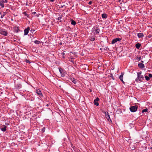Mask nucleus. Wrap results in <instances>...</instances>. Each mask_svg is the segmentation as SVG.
Segmentation results:
<instances>
[{
    "instance_id": "473e14b6",
    "label": "nucleus",
    "mask_w": 152,
    "mask_h": 152,
    "mask_svg": "<svg viewBox=\"0 0 152 152\" xmlns=\"http://www.w3.org/2000/svg\"><path fill=\"white\" fill-rule=\"evenodd\" d=\"M25 15L27 17H28V15L26 13V12H24V14H23Z\"/></svg>"
},
{
    "instance_id": "f704fd0d",
    "label": "nucleus",
    "mask_w": 152,
    "mask_h": 152,
    "mask_svg": "<svg viewBox=\"0 0 152 152\" xmlns=\"http://www.w3.org/2000/svg\"><path fill=\"white\" fill-rule=\"evenodd\" d=\"M61 56H64L65 55V53L64 52H62L61 53Z\"/></svg>"
},
{
    "instance_id": "7ed1b4c3",
    "label": "nucleus",
    "mask_w": 152,
    "mask_h": 152,
    "mask_svg": "<svg viewBox=\"0 0 152 152\" xmlns=\"http://www.w3.org/2000/svg\"><path fill=\"white\" fill-rule=\"evenodd\" d=\"M138 106L137 105L132 106L130 107L129 109L130 111L132 112H134L136 111L137 109Z\"/></svg>"
},
{
    "instance_id": "4be33fe9",
    "label": "nucleus",
    "mask_w": 152,
    "mask_h": 152,
    "mask_svg": "<svg viewBox=\"0 0 152 152\" xmlns=\"http://www.w3.org/2000/svg\"><path fill=\"white\" fill-rule=\"evenodd\" d=\"M3 14L1 15V16L0 17L1 18H3L4 16L5 15H6V14H7V13L6 12H3Z\"/></svg>"
},
{
    "instance_id": "c9c22d12",
    "label": "nucleus",
    "mask_w": 152,
    "mask_h": 152,
    "mask_svg": "<svg viewBox=\"0 0 152 152\" xmlns=\"http://www.w3.org/2000/svg\"><path fill=\"white\" fill-rule=\"evenodd\" d=\"M34 31L35 30H31L30 31L31 32L33 33Z\"/></svg>"
},
{
    "instance_id": "aec40b11",
    "label": "nucleus",
    "mask_w": 152,
    "mask_h": 152,
    "mask_svg": "<svg viewBox=\"0 0 152 152\" xmlns=\"http://www.w3.org/2000/svg\"><path fill=\"white\" fill-rule=\"evenodd\" d=\"M71 24L73 25H75L76 24V22L74 21L73 19H71Z\"/></svg>"
},
{
    "instance_id": "ddd939ff",
    "label": "nucleus",
    "mask_w": 152,
    "mask_h": 152,
    "mask_svg": "<svg viewBox=\"0 0 152 152\" xmlns=\"http://www.w3.org/2000/svg\"><path fill=\"white\" fill-rule=\"evenodd\" d=\"M7 126L4 125L1 126V129L3 132H5L6 130V128Z\"/></svg>"
},
{
    "instance_id": "49530a36",
    "label": "nucleus",
    "mask_w": 152,
    "mask_h": 152,
    "mask_svg": "<svg viewBox=\"0 0 152 152\" xmlns=\"http://www.w3.org/2000/svg\"><path fill=\"white\" fill-rule=\"evenodd\" d=\"M151 37V36H150V35L149 36V37Z\"/></svg>"
},
{
    "instance_id": "de8ad7c7",
    "label": "nucleus",
    "mask_w": 152,
    "mask_h": 152,
    "mask_svg": "<svg viewBox=\"0 0 152 152\" xmlns=\"http://www.w3.org/2000/svg\"><path fill=\"white\" fill-rule=\"evenodd\" d=\"M112 78L113 80H114V78L113 77Z\"/></svg>"
},
{
    "instance_id": "c85d7f7f",
    "label": "nucleus",
    "mask_w": 152,
    "mask_h": 152,
    "mask_svg": "<svg viewBox=\"0 0 152 152\" xmlns=\"http://www.w3.org/2000/svg\"><path fill=\"white\" fill-rule=\"evenodd\" d=\"M45 127H43L42 129V133H43V132H45Z\"/></svg>"
},
{
    "instance_id": "9d476101",
    "label": "nucleus",
    "mask_w": 152,
    "mask_h": 152,
    "mask_svg": "<svg viewBox=\"0 0 152 152\" xmlns=\"http://www.w3.org/2000/svg\"><path fill=\"white\" fill-rule=\"evenodd\" d=\"M99 100V98L97 97L96 99L94 100V105H96V106H98L99 105V104L98 102Z\"/></svg>"
},
{
    "instance_id": "393cba45",
    "label": "nucleus",
    "mask_w": 152,
    "mask_h": 152,
    "mask_svg": "<svg viewBox=\"0 0 152 152\" xmlns=\"http://www.w3.org/2000/svg\"><path fill=\"white\" fill-rule=\"evenodd\" d=\"M145 80H147V81H148V80L149 79H150V78H149V77L147 75H146L145 76Z\"/></svg>"
},
{
    "instance_id": "37998d69",
    "label": "nucleus",
    "mask_w": 152,
    "mask_h": 152,
    "mask_svg": "<svg viewBox=\"0 0 152 152\" xmlns=\"http://www.w3.org/2000/svg\"><path fill=\"white\" fill-rule=\"evenodd\" d=\"M33 13L34 14H36V12H34Z\"/></svg>"
},
{
    "instance_id": "58836bf2",
    "label": "nucleus",
    "mask_w": 152,
    "mask_h": 152,
    "mask_svg": "<svg viewBox=\"0 0 152 152\" xmlns=\"http://www.w3.org/2000/svg\"><path fill=\"white\" fill-rule=\"evenodd\" d=\"M3 12L2 11L0 12V14L1 15L3 14Z\"/></svg>"
},
{
    "instance_id": "5701e85b",
    "label": "nucleus",
    "mask_w": 152,
    "mask_h": 152,
    "mask_svg": "<svg viewBox=\"0 0 152 152\" xmlns=\"http://www.w3.org/2000/svg\"><path fill=\"white\" fill-rule=\"evenodd\" d=\"M90 41H94L95 40V37H90Z\"/></svg>"
},
{
    "instance_id": "c03bdc74",
    "label": "nucleus",
    "mask_w": 152,
    "mask_h": 152,
    "mask_svg": "<svg viewBox=\"0 0 152 152\" xmlns=\"http://www.w3.org/2000/svg\"><path fill=\"white\" fill-rule=\"evenodd\" d=\"M63 7V6H61V7L62 8V7Z\"/></svg>"
},
{
    "instance_id": "0eeeda50",
    "label": "nucleus",
    "mask_w": 152,
    "mask_h": 152,
    "mask_svg": "<svg viewBox=\"0 0 152 152\" xmlns=\"http://www.w3.org/2000/svg\"><path fill=\"white\" fill-rule=\"evenodd\" d=\"M36 91L37 94L39 95L40 97H41L43 96L42 94L39 89H37Z\"/></svg>"
},
{
    "instance_id": "f03ea898",
    "label": "nucleus",
    "mask_w": 152,
    "mask_h": 152,
    "mask_svg": "<svg viewBox=\"0 0 152 152\" xmlns=\"http://www.w3.org/2000/svg\"><path fill=\"white\" fill-rule=\"evenodd\" d=\"M144 79V76L143 75H138L137 77L136 78V79L135 80V81L137 83L139 82H142V80Z\"/></svg>"
},
{
    "instance_id": "4468645a",
    "label": "nucleus",
    "mask_w": 152,
    "mask_h": 152,
    "mask_svg": "<svg viewBox=\"0 0 152 152\" xmlns=\"http://www.w3.org/2000/svg\"><path fill=\"white\" fill-rule=\"evenodd\" d=\"M15 86L18 89H20L22 87V85L20 83H16Z\"/></svg>"
},
{
    "instance_id": "a211bd4d",
    "label": "nucleus",
    "mask_w": 152,
    "mask_h": 152,
    "mask_svg": "<svg viewBox=\"0 0 152 152\" xmlns=\"http://www.w3.org/2000/svg\"><path fill=\"white\" fill-rule=\"evenodd\" d=\"M137 36L139 38H140L144 37V34L142 33H139L137 34Z\"/></svg>"
},
{
    "instance_id": "bb28decb",
    "label": "nucleus",
    "mask_w": 152,
    "mask_h": 152,
    "mask_svg": "<svg viewBox=\"0 0 152 152\" xmlns=\"http://www.w3.org/2000/svg\"><path fill=\"white\" fill-rule=\"evenodd\" d=\"M62 18V17H58L57 18V20H58L60 22H61V19Z\"/></svg>"
},
{
    "instance_id": "79ce46f5",
    "label": "nucleus",
    "mask_w": 152,
    "mask_h": 152,
    "mask_svg": "<svg viewBox=\"0 0 152 152\" xmlns=\"http://www.w3.org/2000/svg\"><path fill=\"white\" fill-rule=\"evenodd\" d=\"M143 61H141V63H143Z\"/></svg>"
},
{
    "instance_id": "1a4fd4ad",
    "label": "nucleus",
    "mask_w": 152,
    "mask_h": 152,
    "mask_svg": "<svg viewBox=\"0 0 152 152\" xmlns=\"http://www.w3.org/2000/svg\"><path fill=\"white\" fill-rule=\"evenodd\" d=\"M124 75V72H121V75L119 77V79L121 80V81L124 83H125V82L123 81V76Z\"/></svg>"
},
{
    "instance_id": "e433bc0d",
    "label": "nucleus",
    "mask_w": 152,
    "mask_h": 152,
    "mask_svg": "<svg viewBox=\"0 0 152 152\" xmlns=\"http://www.w3.org/2000/svg\"><path fill=\"white\" fill-rule=\"evenodd\" d=\"M92 4V1H90L88 3V4Z\"/></svg>"
},
{
    "instance_id": "423d86ee",
    "label": "nucleus",
    "mask_w": 152,
    "mask_h": 152,
    "mask_svg": "<svg viewBox=\"0 0 152 152\" xmlns=\"http://www.w3.org/2000/svg\"><path fill=\"white\" fill-rule=\"evenodd\" d=\"M121 40V39L120 38H116L113 39L112 42L111 44H113L118 41H119Z\"/></svg>"
},
{
    "instance_id": "412c9836",
    "label": "nucleus",
    "mask_w": 152,
    "mask_h": 152,
    "mask_svg": "<svg viewBox=\"0 0 152 152\" xmlns=\"http://www.w3.org/2000/svg\"><path fill=\"white\" fill-rule=\"evenodd\" d=\"M0 6H1L2 8L4 7V3L2 1H0Z\"/></svg>"
},
{
    "instance_id": "9b49d317",
    "label": "nucleus",
    "mask_w": 152,
    "mask_h": 152,
    "mask_svg": "<svg viewBox=\"0 0 152 152\" xmlns=\"http://www.w3.org/2000/svg\"><path fill=\"white\" fill-rule=\"evenodd\" d=\"M30 29V28L29 27H28L27 28L24 30V34L25 35H27L29 32V31Z\"/></svg>"
},
{
    "instance_id": "a18cd8bd",
    "label": "nucleus",
    "mask_w": 152,
    "mask_h": 152,
    "mask_svg": "<svg viewBox=\"0 0 152 152\" xmlns=\"http://www.w3.org/2000/svg\"><path fill=\"white\" fill-rule=\"evenodd\" d=\"M62 57H63V58H64L65 57H64V56H63Z\"/></svg>"
},
{
    "instance_id": "2eb2a0df",
    "label": "nucleus",
    "mask_w": 152,
    "mask_h": 152,
    "mask_svg": "<svg viewBox=\"0 0 152 152\" xmlns=\"http://www.w3.org/2000/svg\"><path fill=\"white\" fill-rule=\"evenodd\" d=\"M70 80L75 84H76L77 83V80L74 78H70Z\"/></svg>"
},
{
    "instance_id": "20e7f679",
    "label": "nucleus",
    "mask_w": 152,
    "mask_h": 152,
    "mask_svg": "<svg viewBox=\"0 0 152 152\" xmlns=\"http://www.w3.org/2000/svg\"><path fill=\"white\" fill-rule=\"evenodd\" d=\"M104 114L105 115V117L107 120L109 121L110 123H112V121L111 120L110 115L108 112H104Z\"/></svg>"
},
{
    "instance_id": "ea45409f",
    "label": "nucleus",
    "mask_w": 152,
    "mask_h": 152,
    "mask_svg": "<svg viewBox=\"0 0 152 152\" xmlns=\"http://www.w3.org/2000/svg\"><path fill=\"white\" fill-rule=\"evenodd\" d=\"M50 1L52 2H53L55 0H50Z\"/></svg>"
},
{
    "instance_id": "09e8293b",
    "label": "nucleus",
    "mask_w": 152,
    "mask_h": 152,
    "mask_svg": "<svg viewBox=\"0 0 152 152\" xmlns=\"http://www.w3.org/2000/svg\"><path fill=\"white\" fill-rule=\"evenodd\" d=\"M61 86H59V87H61Z\"/></svg>"
},
{
    "instance_id": "a878e982",
    "label": "nucleus",
    "mask_w": 152,
    "mask_h": 152,
    "mask_svg": "<svg viewBox=\"0 0 152 152\" xmlns=\"http://www.w3.org/2000/svg\"><path fill=\"white\" fill-rule=\"evenodd\" d=\"M148 111V109L147 108H146L145 109H143L142 110V112L144 113L145 112H146Z\"/></svg>"
},
{
    "instance_id": "a19ab883",
    "label": "nucleus",
    "mask_w": 152,
    "mask_h": 152,
    "mask_svg": "<svg viewBox=\"0 0 152 152\" xmlns=\"http://www.w3.org/2000/svg\"><path fill=\"white\" fill-rule=\"evenodd\" d=\"M49 104H47V105H46V106L47 107H48L49 106Z\"/></svg>"
},
{
    "instance_id": "7c9ffc66",
    "label": "nucleus",
    "mask_w": 152,
    "mask_h": 152,
    "mask_svg": "<svg viewBox=\"0 0 152 152\" xmlns=\"http://www.w3.org/2000/svg\"><path fill=\"white\" fill-rule=\"evenodd\" d=\"M141 73H142V72L141 71H140L139 72H137V75H141Z\"/></svg>"
},
{
    "instance_id": "2f4dec72",
    "label": "nucleus",
    "mask_w": 152,
    "mask_h": 152,
    "mask_svg": "<svg viewBox=\"0 0 152 152\" xmlns=\"http://www.w3.org/2000/svg\"><path fill=\"white\" fill-rule=\"evenodd\" d=\"M25 61L27 63H28L29 64H30L31 63L27 59Z\"/></svg>"
},
{
    "instance_id": "39448f33",
    "label": "nucleus",
    "mask_w": 152,
    "mask_h": 152,
    "mask_svg": "<svg viewBox=\"0 0 152 152\" xmlns=\"http://www.w3.org/2000/svg\"><path fill=\"white\" fill-rule=\"evenodd\" d=\"M0 33L4 36H7V31L4 29L0 28Z\"/></svg>"
},
{
    "instance_id": "f257e3e1",
    "label": "nucleus",
    "mask_w": 152,
    "mask_h": 152,
    "mask_svg": "<svg viewBox=\"0 0 152 152\" xmlns=\"http://www.w3.org/2000/svg\"><path fill=\"white\" fill-rule=\"evenodd\" d=\"M92 31L94 32V34L95 35L99 34L100 32V29L99 26L93 27L92 29Z\"/></svg>"
},
{
    "instance_id": "f3484780",
    "label": "nucleus",
    "mask_w": 152,
    "mask_h": 152,
    "mask_svg": "<svg viewBox=\"0 0 152 152\" xmlns=\"http://www.w3.org/2000/svg\"><path fill=\"white\" fill-rule=\"evenodd\" d=\"M14 30L15 31L16 33H18L19 31H20L19 28V27H18H18H16V26L14 28Z\"/></svg>"
},
{
    "instance_id": "b1692460",
    "label": "nucleus",
    "mask_w": 152,
    "mask_h": 152,
    "mask_svg": "<svg viewBox=\"0 0 152 152\" xmlns=\"http://www.w3.org/2000/svg\"><path fill=\"white\" fill-rule=\"evenodd\" d=\"M34 43L36 44H38L40 43V42L39 41L36 40L34 41Z\"/></svg>"
},
{
    "instance_id": "dca6fc26",
    "label": "nucleus",
    "mask_w": 152,
    "mask_h": 152,
    "mask_svg": "<svg viewBox=\"0 0 152 152\" xmlns=\"http://www.w3.org/2000/svg\"><path fill=\"white\" fill-rule=\"evenodd\" d=\"M102 17L103 19H106L107 17V15L105 13H103L102 15Z\"/></svg>"
},
{
    "instance_id": "6ab92c4d",
    "label": "nucleus",
    "mask_w": 152,
    "mask_h": 152,
    "mask_svg": "<svg viewBox=\"0 0 152 152\" xmlns=\"http://www.w3.org/2000/svg\"><path fill=\"white\" fill-rule=\"evenodd\" d=\"M141 46V44L139 43H137L135 45V47L136 48L138 49H139L140 48Z\"/></svg>"
},
{
    "instance_id": "6e6552de",
    "label": "nucleus",
    "mask_w": 152,
    "mask_h": 152,
    "mask_svg": "<svg viewBox=\"0 0 152 152\" xmlns=\"http://www.w3.org/2000/svg\"><path fill=\"white\" fill-rule=\"evenodd\" d=\"M59 71L61 73V76L62 77H64L65 75V74H64L65 72H64V70H63L61 68H59Z\"/></svg>"
},
{
    "instance_id": "4c0bfd02",
    "label": "nucleus",
    "mask_w": 152,
    "mask_h": 152,
    "mask_svg": "<svg viewBox=\"0 0 152 152\" xmlns=\"http://www.w3.org/2000/svg\"><path fill=\"white\" fill-rule=\"evenodd\" d=\"M5 125H7V126H8L9 125V124L8 123H5Z\"/></svg>"
},
{
    "instance_id": "f8f14e48",
    "label": "nucleus",
    "mask_w": 152,
    "mask_h": 152,
    "mask_svg": "<svg viewBox=\"0 0 152 152\" xmlns=\"http://www.w3.org/2000/svg\"><path fill=\"white\" fill-rule=\"evenodd\" d=\"M138 67L140 69H142L145 67V66L142 63H139L138 64Z\"/></svg>"
},
{
    "instance_id": "c756f323",
    "label": "nucleus",
    "mask_w": 152,
    "mask_h": 152,
    "mask_svg": "<svg viewBox=\"0 0 152 152\" xmlns=\"http://www.w3.org/2000/svg\"><path fill=\"white\" fill-rule=\"evenodd\" d=\"M4 3H7V2H8V1L7 0H2V1H1Z\"/></svg>"
},
{
    "instance_id": "72a5a7b5",
    "label": "nucleus",
    "mask_w": 152,
    "mask_h": 152,
    "mask_svg": "<svg viewBox=\"0 0 152 152\" xmlns=\"http://www.w3.org/2000/svg\"><path fill=\"white\" fill-rule=\"evenodd\" d=\"M148 77L150 78H151L152 77V75L151 74H148Z\"/></svg>"
},
{
    "instance_id": "cd10ccee",
    "label": "nucleus",
    "mask_w": 152,
    "mask_h": 152,
    "mask_svg": "<svg viewBox=\"0 0 152 152\" xmlns=\"http://www.w3.org/2000/svg\"><path fill=\"white\" fill-rule=\"evenodd\" d=\"M136 59L137 61H140L141 59V57H137L136 58Z\"/></svg>"
}]
</instances>
